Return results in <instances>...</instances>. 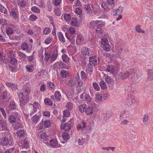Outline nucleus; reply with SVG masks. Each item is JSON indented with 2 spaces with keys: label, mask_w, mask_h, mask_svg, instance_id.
Returning <instances> with one entry per match:
<instances>
[{
  "label": "nucleus",
  "mask_w": 153,
  "mask_h": 153,
  "mask_svg": "<svg viewBox=\"0 0 153 153\" xmlns=\"http://www.w3.org/2000/svg\"><path fill=\"white\" fill-rule=\"evenodd\" d=\"M71 127V124L69 123H65L64 126L62 128V129H64L65 131H69L70 130Z\"/></svg>",
  "instance_id": "72a5a7b5"
},
{
  "label": "nucleus",
  "mask_w": 153,
  "mask_h": 153,
  "mask_svg": "<svg viewBox=\"0 0 153 153\" xmlns=\"http://www.w3.org/2000/svg\"><path fill=\"white\" fill-rule=\"evenodd\" d=\"M81 53L84 55H88L89 53V49L87 47H83L81 50Z\"/></svg>",
  "instance_id": "b1692460"
},
{
  "label": "nucleus",
  "mask_w": 153,
  "mask_h": 153,
  "mask_svg": "<svg viewBox=\"0 0 153 153\" xmlns=\"http://www.w3.org/2000/svg\"><path fill=\"white\" fill-rule=\"evenodd\" d=\"M18 13L17 10L16 9H13L10 12V15L15 19L17 18L18 17Z\"/></svg>",
  "instance_id": "2eb2a0df"
},
{
  "label": "nucleus",
  "mask_w": 153,
  "mask_h": 153,
  "mask_svg": "<svg viewBox=\"0 0 153 153\" xmlns=\"http://www.w3.org/2000/svg\"><path fill=\"white\" fill-rule=\"evenodd\" d=\"M148 76L147 78V80L149 81L153 79V69L148 70Z\"/></svg>",
  "instance_id": "a211bd4d"
},
{
  "label": "nucleus",
  "mask_w": 153,
  "mask_h": 153,
  "mask_svg": "<svg viewBox=\"0 0 153 153\" xmlns=\"http://www.w3.org/2000/svg\"><path fill=\"white\" fill-rule=\"evenodd\" d=\"M8 120L10 123H13L16 122V118L15 116L12 115L9 117Z\"/></svg>",
  "instance_id": "a878e982"
},
{
  "label": "nucleus",
  "mask_w": 153,
  "mask_h": 153,
  "mask_svg": "<svg viewBox=\"0 0 153 153\" xmlns=\"http://www.w3.org/2000/svg\"><path fill=\"white\" fill-rule=\"evenodd\" d=\"M103 49L105 51L108 52L111 49V46L108 43L105 44L103 45Z\"/></svg>",
  "instance_id": "c85d7f7f"
},
{
  "label": "nucleus",
  "mask_w": 153,
  "mask_h": 153,
  "mask_svg": "<svg viewBox=\"0 0 153 153\" xmlns=\"http://www.w3.org/2000/svg\"><path fill=\"white\" fill-rule=\"evenodd\" d=\"M17 136L19 137H22L25 134V132L23 130H19L16 132Z\"/></svg>",
  "instance_id": "4c0bfd02"
},
{
  "label": "nucleus",
  "mask_w": 153,
  "mask_h": 153,
  "mask_svg": "<svg viewBox=\"0 0 153 153\" xmlns=\"http://www.w3.org/2000/svg\"><path fill=\"white\" fill-rule=\"evenodd\" d=\"M63 114L65 117H68L70 115V111L69 110L66 109L63 111Z\"/></svg>",
  "instance_id": "864d4df0"
},
{
  "label": "nucleus",
  "mask_w": 153,
  "mask_h": 153,
  "mask_svg": "<svg viewBox=\"0 0 153 153\" xmlns=\"http://www.w3.org/2000/svg\"><path fill=\"white\" fill-rule=\"evenodd\" d=\"M129 73L127 71L122 72L119 74L118 78L122 79H125L129 77Z\"/></svg>",
  "instance_id": "6e6552de"
},
{
  "label": "nucleus",
  "mask_w": 153,
  "mask_h": 153,
  "mask_svg": "<svg viewBox=\"0 0 153 153\" xmlns=\"http://www.w3.org/2000/svg\"><path fill=\"white\" fill-rule=\"evenodd\" d=\"M115 68L112 65H108L106 68V71L111 73L114 74L115 72Z\"/></svg>",
  "instance_id": "6ab92c4d"
},
{
  "label": "nucleus",
  "mask_w": 153,
  "mask_h": 153,
  "mask_svg": "<svg viewBox=\"0 0 153 153\" xmlns=\"http://www.w3.org/2000/svg\"><path fill=\"white\" fill-rule=\"evenodd\" d=\"M6 85L8 87H10L13 90H16L17 89V85L13 83L7 82Z\"/></svg>",
  "instance_id": "f3484780"
},
{
  "label": "nucleus",
  "mask_w": 153,
  "mask_h": 153,
  "mask_svg": "<svg viewBox=\"0 0 153 153\" xmlns=\"http://www.w3.org/2000/svg\"><path fill=\"white\" fill-rule=\"evenodd\" d=\"M102 29L99 26H97V28L96 30V33L97 34H100L102 33Z\"/></svg>",
  "instance_id": "69168bd1"
},
{
  "label": "nucleus",
  "mask_w": 153,
  "mask_h": 153,
  "mask_svg": "<svg viewBox=\"0 0 153 153\" xmlns=\"http://www.w3.org/2000/svg\"><path fill=\"white\" fill-rule=\"evenodd\" d=\"M18 144L20 146H21L22 148H28L29 147L27 141L25 139L19 142Z\"/></svg>",
  "instance_id": "9b49d317"
},
{
  "label": "nucleus",
  "mask_w": 153,
  "mask_h": 153,
  "mask_svg": "<svg viewBox=\"0 0 153 153\" xmlns=\"http://www.w3.org/2000/svg\"><path fill=\"white\" fill-rule=\"evenodd\" d=\"M65 36L67 39L71 42V44H74L75 42V39L74 37L68 35L66 33Z\"/></svg>",
  "instance_id": "cd10ccee"
},
{
  "label": "nucleus",
  "mask_w": 153,
  "mask_h": 153,
  "mask_svg": "<svg viewBox=\"0 0 153 153\" xmlns=\"http://www.w3.org/2000/svg\"><path fill=\"white\" fill-rule=\"evenodd\" d=\"M86 106L85 104H83L80 105L79 107V111L81 112H84L86 108Z\"/></svg>",
  "instance_id": "ea45409f"
},
{
  "label": "nucleus",
  "mask_w": 153,
  "mask_h": 153,
  "mask_svg": "<svg viewBox=\"0 0 153 153\" xmlns=\"http://www.w3.org/2000/svg\"><path fill=\"white\" fill-rule=\"evenodd\" d=\"M75 77L76 78V85L77 87H81L83 85V82L80 79L79 74H76L75 75Z\"/></svg>",
  "instance_id": "423d86ee"
},
{
  "label": "nucleus",
  "mask_w": 153,
  "mask_h": 153,
  "mask_svg": "<svg viewBox=\"0 0 153 153\" xmlns=\"http://www.w3.org/2000/svg\"><path fill=\"white\" fill-rule=\"evenodd\" d=\"M93 65L92 64L89 63L87 67L86 72L87 73H88L90 74H91L93 71Z\"/></svg>",
  "instance_id": "412c9836"
},
{
  "label": "nucleus",
  "mask_w": 153,
  "mask_h": 153,
  "mask_svg": "<svg viewBox=\"0 0 153 153\" xmlns=\"http://www.w3.org/2000/svg\"><path fill=\"white\" fill-rule=\"evenodd\" d=\"M84 40L82 35H77L76 37V42L77 45H79Z\"/></svg>",
  "instance_id": "dca6fc26"
},
{
  "label": "nucleus",
  "mask_w": 153,
  "mask_h": 153,
  "mask_svg": "<svg viewBox=\"0 0 153 153\" xmlns=\"http://www.w3.org/2000/svg\"><path fill=\"white\" fill-rule=\"evenodd\" d=\"M104 77L105 78V82L108 85L112 84L114 83V80L113 79L111 78L107 75L104 74Z\"/></svg>",
  "instance_id": "1a4fd4ad"
},
{
  "label": "nucleus",
  "mask_w": 153,
  "mask_h": 153,
  "mask_svg": "<svg viewBox=\"0 0 153 153\" xmlns=\"http://www.w3.org/2000/svg\"><path fill=\"white\" fill-rule=\"evenodd\" d=\"M135 29L138 32L144 33L145 32L143 30L140 29V26L139 25L136 27Z\"/></svg>",
  "instance_id": "603ef678"
},
{
  "label": "nucleus",
  "mask_w": 153,
  "mask_h": 153,
  "mask_svg": "<svg viewBox=\"0 0 153 153\" xmlns=\"http://www.w3.org/2000/svg\"><path fill=\"white\" fill-rule=\"evenodd\" d=\"M62 137L63 139L65 140H67L70 137V135L66 132H64L62 133Z\"/></svg>",
  "instance_id": "a18cd8bd"
},
{
  "label": "nucleus",
  "mask_w": 153,
  "mask_h": 153,
  "mask_svg": "<svg viewBox=\"0 0 153 153\" xmlns=\"http://www.w3.org/2000/svg\"><path fill=\"white\" fill-rule=\"evenodd\" d=\"M92 85L95 90L97 91H99L100 90V88L97 83L94 82L92 84Z\"/></svg>",
  "instance_id": "de8ad7c7"
},
{
  "label": "nucleus",
  "mask_w": 153,
  "mask_h": 153,
  "mask_svg": "<svg viewBox=\"0 0 153 153\" xmlns=\"http://www.w3.org/2000/svg\"><path fill=\"white\" fill-rule=\"evenodd\" d=\"M47 84L48 87L49 88V90H54V88H55V86L54 83L51 82H48Z\"/></svg>",
  "instance_id": "bb28decb"
},
{
  "label": "nucleus",
  "mask_w": 153,
  "mask_h": 153,
  "mask_svg": "<svg viewBox=\"0 0 153 153\" xmlns=\"http://www.w3.org/2000/svg\"><path fill=\"white\" fill-rule=\"evenodd\" d=\"M80 75L82 79L86 80L87 75L86 73L84 71H81Z\"/></svg>",
  "instance_id": "e433bc0d"
},
{
  "label": "nucleus",
  "mask_w": 153,
  "mask_h": 153,
  "mask_svg": "<svg viewBox=\"0 0 153 153\" xmlns=\"http://www.w3.org/2000/svg\"><path fill=\"white\" fill-rule=\"evenodd\" d=\"M31 10L33 12L36 13H39L40 11L39 8L36 6L32 7Z\"/></svg>",
  "instance_id": "f704fd0d"
},
{
  "label": "nucleus",
  "mask_w": 153,
  "mask_h": 153,
  "mask_svg": "<svg viewBox=\"0 0 153 153\" xmlns=\"http://www.w3.org/2000/svg\"><path fill=\"white\" fill-rule=\"evenodd\" d=\"M61 98V95L59 91H56L54 93V97L52 96L51 97V99L53 101H59Z\"/></svg>",
  "instance_id": "7ed1b4c3"
},
{
  "label": "nucleus",
  "mask_w": 153,
  "mask_h": 153,
  "mask_svg": "<svg viewBox=\"0 0 153 153\" xmlns=\"http://www.w3.org/2000/svg\"><path fill=\"white\" fill-rule=\"evenodd\" d=\"M57 36L59 40L61 42L64 43L65 42V38L62 33L60 32H58L57 33Z\"/></svg>",
  "instance_id": "393cba45"
},
{
  "label": "nucleus",
  "mask_w": 153,
  "mask_h": 153,
  "mask_svg": "<svg viewBox=\"0 0 153 153\" xmlns=\"http://www.w3.org/2000/svg\"><path fill=\"white\" fill-rule=\"evenodd\" d=\"M40 104L38 102H35L33 104L30 103L28 104L27 105L28 110L31 113H34L36 112L37 108H39Z\"/></svg>",
  "instance_id": "f257e3e1"
},
{
  "label": "nucleus",
  "mask_w": 153,
  "mask_h": 153,
  "mask_svg": "<svg viewBox=\"0 0 153 153\" xmlns=\"http://www.w3.org/2000/svg\"><path fill=\"white\" fill-rule=\"evenodd\" d=\"M98 22L97 21H92L90 22V27L91 28H94L97 25V23Z\"/></svg>",
  "instance_id": "6e6d98bb"
},
{
  "label": "nucleus",
  "mask_w": 153,
  "mask_h": 153,
  "mask_svg": "<svg viewBox=\"0 0 153 153\" xmlns=\"http://www.w3.org/2000/svg\"><path fill=\"white\" fill-rule=\"evenodd\" d=\"M95 100L96 101H101L102 99V96L99 94H97L96 95Z\"/></svg>",
  "instance_id": "3c124183"
},
{
  "label": "nucleus",
  "mask_w": 153,
  "mask_h": 153,
  "mask_svg": "<svg viewBox=\"0 0 153 153\" xmlns=\"http://www.w3.org/2000/svg\"><path fill=\"white\" fill-rule=\"evenodd\" d=\"M86 114L87 115H91L93 113V109L91 107L87 108L85 110Z\"/></svg>",
  "instance_id": "c9c22d12"
},
{
  "label": "nucleus",
  "mask_w": 153,
  "mask_h": 153,
  "mask_svg": "<svg viewBox=\"0 0 153 153\" xmlns=\"http://www.w3.org/2000/svg\"><path fill=\"white\" fill-rule=\"evenodd\" d=\"M6 33L8 35H11L13 33V29L11 27H8L6 30Z\"/></svg>",
  "instance_id": "09e8293b"
},
{
  "label": "nucleus",
  "mask_w": 153,
  "mask_h": 153,
  "mask_svg": "<svg viewBox=\"0 0 153 153\" xmlns=\"http://www.w3.org/2000/svg\"><path fill=\"white\" fill-rule=\"evenodd\" d=\"M101 43L104 45L108 43V40L106 38L104 37L101 39Z\"/></svg>",
  "instance_id": "8fccbe9b"
},
{
  "label": "nucleus",
  "mask_w": 153,
  "mask_h": 153,
  "mask_svg": "<svg viewBox=\"0 0 153 153\" xmlns=\"http://www.w3.org/2000/svg\"><path fill=\"white\" fill-rule=\"evenodd\" d=\"M100 85L102 89H103L107 88V86L106 84L103 80H102L100 83Z\"/></svg>",
  "instance_id": "49530a36"
},
{
  "label": "nucleus",
  "mask_w": 153,
  "mask_h": 153,
  "mask_svg": "<svg viewBox=\"0 0 153 153\" xmlns=\"http://www.w3.org/2000/svg\"><path fill=\"white\" fill-rule=\"evenodd\" d=\"M34 65H28L26 66V68L27 72H32L34 69Z\"/></svg>",
  "instance_id": "5701e85b"
},
{
  "label": "nucleus",
  "mask_w": 153,
  "mask_h": 153,
  "mask_svg": "<svg viewBox=\"0 0 153 153\" xmlns=\"http://www.w3.org/2000/svg\"><path fill=\"white\" fill-rule=\"evenodd\" d=\"M28 61L30 62V64H32V63L33 64L36 63L35 60L32 56L29 57L28 58Z\"/></svg>",
  "instance_id": "4d7b16f0"
},
{
  "label": "nucleus",
  "mask_w": 153,
  "mask_h": 153,
  "mask_svg": "<svg viewBox=\"0 0 153 153\" xmlns=\"http://www.w3.org/2000/svg\"><path fill=\"white\" fill-rule=\"evenodd\" d=\"M8 139L6 137L2 138L1 140V143L3 146H6V145H9V146H11L13 144V140L12 137H10Z\"/></svg>",
  "instance_id": "f03ea898"
},
{
  "label": "nucleus",
  "mask_w": 153,
  "mask_h": 153,
  "mask_svg": "<svg viewBox=\"0 0 153 153\" xmlns=\"http://www.w3.org/2000/svg\"><path fill=\"white\" fill-rule=\"evenodd\" d=\"M19 98L20 104L22 108H25V105L27 103L28 100L26 98V97L24 96H20Z\"/></svg>",
  "instance_id": "20e7f679"
},
{
  "label": "nucleus",
  "mask_w": 153,
  "mask_h": 153,
  "mask_svg": "<svg viewBox=\"0 0 153 153\" xmlns=\"http://www.w3.org/2000/svg\"><path fill=\"white\" fill-rule=\"evenodd\" d=\"M100 4H101V7L103 8L104 10L105 9L108 7L107 4L106 3L103 1H101V2L100 3Z\"/></svg>",
  "instance_id": "13d9d810"
},
{
  "label": "nucleus",
  "mask_w": 153,
  "mask_h": 153,
  "mask_svg": "<svg viewBox=\"0 0 153 153\" xmlns=\"http://www.w3.org/2000/svg\"><path fill=\"white\" fill-rule=\"evenodd\" d=\"M64 18L65 20L67 21H69L71 19L70 15L68 14H65L64 16Z\"/></svg>",
  "instance_id": "bf43d9fd"
},
{
  "label": "nucleus",
  "mask_w": 153,
  "mask_h": 153,
  "mask_svg": "<svg viewBox=\"0 0 153 153\" xmlns=\"http://www.w3.org/2000/svg\"><path fill=\"white\" fill-rule=\"evenodd\" d=\"M85 9L88 14H91L93 10V6L91 4L86 5L85 6Z\"/></svg>",
  "instance_id": "9d476101"
},
{
  "label": "nucleus",
  "mask_w": 153,
  "mask_h": 153,
  "mask_svg": "<svg viewBox=\"0 0 153 153\" xmlns=\"http://www.w3.org/2000/svg\"><path fill=\"white\" fill-rule=\"evenodd\" d=\"M58 53L57 51L52 52L50 55V60L52 61H55L57 57Z\"/></svg>",
  "instance_id": "ddd939ff"
},
{
  "label": "nucleus",
  "mask_w": 153,
  "mask_h": 153,
  "mask_svg": "<svg viewBox=\"0 0 153 153\" xmlns=\"http://www.w3.org/2000/svg\"><path fill=\"white\" fill-rule=\"evenodd\" d=\"M51 124V121L49 120H45L44 122V126L45 127L48 128L50 126Z\"/></svg>",
  "instance_id": "c03bdc74"
},
{
  "label": "nucleus",
  "mask_w": 153,
  "mask_h": 153,
  "mask_svg": "<svg viewBox=\"0 0 153 153\" xmlns=\"http://www.w3.org/2000/svg\"><path fill=\"white\" fill-rule=\"evenodd\" d=\"M68 30L69 33L71 35H74L76 33L75 29L72 27H70Z\"/></svg>",
  "instance_id": "5fc2aeb1"
},
{
  "label": "nucleus",
  "mask_w": 153,
  "mask_h": 153,
  "mask_svg": "<svg viewBox=\"0 0 153 153\" xmlns=\"http://www.w3.org/2000/svg\"><path fill=\"white\" fill-rule=\"evenodd\" d=\"M44 102L46 105L51 106L53 104L51 100L49 98H46L44 100Z\"/></svg>",
  "instance_id": "7c9ffc66"
},
{
  "label": "nucleus",
  "mask_w": 153,
  "mask_h": 153,
  "mask_svg": "<svg viewBox=\"0 0 153 153\" xmlns=\"http://www.w3.org/2000/svg\"><path fill=\"white\" fill-rule=\"evenodd\" d=\"M62 59L63 61L65 63H68L69 62V58L66 54H63L62 55Z\"/></svg>",
  "instance_id": "2f4dec72"
},
{
  "label": "nucleus",
  "mask_w": 153,
  "mask_h": 153,
  "mask_svg": "<svg viewBox=\"0 0 153 153\" xmlns=\"http://www.w3.org/2000/svg\"><path fill=\"white\" fill-rule=\"evenodd\" d=\"M86 127L85 123L83 122L81 124H80L79 126L77 127L78 130L81 129L82 130H85V128Z\"/></svg>",
  "instance_id": "79ce46f5"
},
{
  "label": "nucleus",
  "mask_w": 153,
  "mask_h": 153,
  "mask_svg": "<svg viewBox=\"0 0 153 153\" xmlns=\"http://www.w3.org/2000/svg\"><path fill=\"white\" fill-rule=\"evenodd\" d=\"M50 144L51 146L52 147H58L57 141V140L55 139L51 140L50 141Z\"/></svg>",
  "instance_id": "4be33fe9"
},
{
  "label": "nucleus",
  "mask_w": 153,
  "mask_h": 153,
  "mask_svg": "<svg viewBox=\"0 0 153 153\" xmlns=\"http://www.w3.org/2000/svg\"><path fill=\"white\" fill-rule=\"evenodd\" d=\"M10 62L11 64L14 65L16 64L17 60L16 59L14 58H11L10 61Z\"/></svg>",
  "instance_id": "774afa93"
},
{
  "label": "nucleus",
  "mask_w": 153,
  "mask_h": 153,
  "mask_svg": "<svg viewBox=\"0 0 153 153\" xmlns=\"http://www.w3.org/2000/svg\"><path fill=\"white\" fill-rule=\"evenodd\" d=\"M50 29L49 28L46 27L44 30L43 33L44 34L47 35L50 33Z\"/></svg>",
  "instance_id": "0e129e2a"
},
{
  "label": "nucleus",
  "mask_w": 153,
  "mask_h": 153,
  "mask_svg": "<svg viewBox=\"0 0 153 153\" xmlns=\"http://www.w3.org/2000/svg\"><path fill=\"white\" fill-rule=\"evenodd\" d=\"M1 97L2 99H5L7 97V92L6 91H4L1 93Z\"/></svg>",
  "instance_id": "680f3d73"
},
{
  "label": "nucleus",
  "mask_w": 153,
  "mask_h": 153,
  "mask_svg": "<svg viewBox=\"0 0 153 153\" xmlns=\"http://www.w3.org/2000/svg\"><path fill=\"white\" fill-rule=\"evenodd\" d=\"M52 38L51 37H49L46 39L45 40V42L47 44H50L52 41Z\"/></svg>",
  "instance_id": "e2e57ef3"
},
{
  "label": "nucleus",
  "mask_w": 153,
  "mask_h": 153,
  "mask_svg": "<svg viewBox=\"0 0 153 153\" xmlns=\"http://www.w3.org/2000/svg\"><path fill=\"white\" fill-rule=\"evenodd\" d=\"M16 105L15 102L13 101L12 102H10V104L9 106L7 107L6 109L7 110H8V111H10L11 110H14L16 109Z\"/></svg>",
  "instance_id": "4468645a"
},
{
  "label": "nucleus",
  "mask_w": 153,
  "mask_h": 153,
  "mask_svg": "<svg viewBox=\"0 0 153 153\" xmlns=\"http://www.w3.org/2000/svg\"><path fill=\"white\" fill-rule=\"evenodd\" d=\"M98 58L97 56H95L90 57L89 58V63L93 64L94 65H97Z\"/></svg>",
  "instance_id": "f8f14e48"
},
{
  "label": "nucleus",
  "mask_w": 153,
  "mask_h": 153,
  "mask_svg": "<svg viewBox=\"0 0 153 153\" xmlns=\"http://www.w3.org/2000/svg\"><path fill=\"white\" fill-rule=\"evenodd\" d=\"M97 26L100 27H102L105 25V22L102 21H97Z\"/></svg>",
  "instance_id": "052dcab7"
},
{
  "label": "nucleus",
  "mask_w": 153,
  "mask_h": 153,
  "mask_svg": "<svg viewBox=\"0 0 153 153\" xmlns=\"http://www.w3.org/2000/svg\"><path fill=\"white\" fill-rule=\"evenodd\" d=\"M68 85L70 87H72L76 85V78L75 77V75L74 76V77L69 78Z\"/></svg>",
  "instance_id": "0eeeda50"
},
{
  "label": "nucleus",
  "mask_w": 153,
  "mask_h": 153,
  "mask_svg": "<svg viewBox=\"0 0 153 153\" xmlns=\"http://www.w3.org/2000/svg\"><path fill=\"white\" fill-rule=\"evenodd\" d=\"M84 99L88 102H90L91 101V98L88 94H86L85 95Z\"/></svg>",
  "instance_id": "338daca9"
},
{
  "label": "nucleus",
  "mask_w": 153,
  "mask_h": 153,
  "mask_svg": "<svg viewBox=\"0 0 153 153\" xmlns=\"http://www.w3.org/2000/svg\"><path fill=\"white\" fill-rule=\"evenodd\" d=\"M18 5L20 7H25V6L26 5V2L25 1L22 0V1H19L18 2Z\"/></svg>",
  "instance_id": "c756f323"
},
{
  "label": "nucleus",
  "mask_w": 153,
  "mask_h": 153,
  "mask_svg": "<svg viewBox=\"0 0 153 153\" xmlns=\"http://www.w3.org/2000/svg\"><path fill=\"white\" fill-rule=\"evenodd\" d=\"M30 90L28 88H23L22 90V92H20L18 95L19 97L20 96L22 97L25 96L26 97L30 93Z\"/></svg>",
  "instance_id": "39448f33"
},
{
  "label": "nucleus",
  "mask_w": 153,
  "mask_h": 153,
  "mask_svg": "<svg viewBox=\"0 0 153 153\" xmlns=\"http://www.w3.org/2000/svg\"><path fill=\"white\" fill-rule=\"evenodd\" d=\"M40 117V116H37V115H34L32 118V120L33 122L34 123L36 124L37 122L38 121Z\"/></svg>",
  "instance_id": "58836bf2"
},
{
  "label": "nucleus",
  "mask_w": 153,
  "mask_h": 153,
  "mask_svg": "<svg viewBox=\"0 0 153 153\" xmlns=\"http://www.w3.org/2000/svg\"><path fill=\"white\" fill-rule=\"evenodd\" d=\"M0 128H1L2 130H6L7 128L6 122L3 120H0Z\"/></svg>",
  "instance_id": "aec40b11"
},
{
  "label": "nucleus",
  "mask_w": 153,
  "mask_h": 153,
  "mask_svg": "<svg viewBox=\"0 0 153 153\" xmlns=\"http://www.w3.org/2000/svg\"><path fill=\"white\" fill-rule=\"evenodd\" d=\"M78 21L76 18H73L71 19V24L72 25L76 26H78Z\"/></svg>",
  "instance_id": "37998d69"
},
{
  "label": "nucleus",
  "mask_w": 153,
  "mask_h": 153,
  "mask_svg": "<svg viewBox=\"0 0 153 153\" xmlns=\"http://www.w3.org/2000/svg\"><path fill=\"white\" fill-rule=\"evenodd\" d=\"M0 11L5 14L7 13V10L1 4H0Z\"/></svg>",
  "instance_id": "a19ab883"
},
{
  "label": "nucleus",
  "mask_w": 153,
  "mask_h": 153,
  "mask_svg": "<svg viewBox=\"0 0 153 153\" xmlns=\"http://www.w3.org/2000/svg\"><path fill=\"white\" fill-rule=\"evenodd\" d=\"M21 47L22 50L25 51L28 49L29 46L28 44L24 42L22 44Z\"/></svg>",
  "instance_id": "473e14b6"
}]
</instances>
